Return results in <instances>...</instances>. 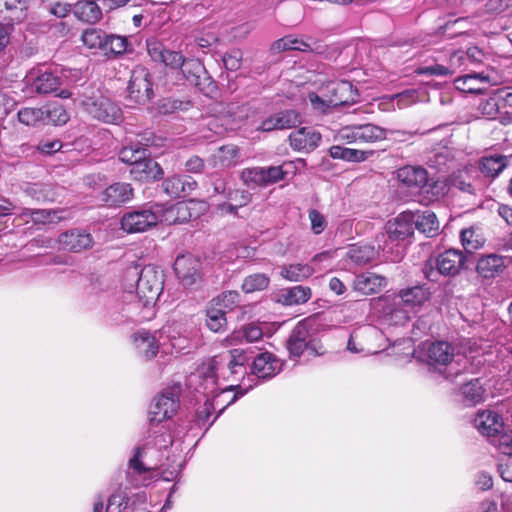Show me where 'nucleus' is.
Instances as JSON below:
<instances>
[{
    "label": "nucleus",
    "instance_id": "30",
    "mask_svg": "<svg viewBox=\"0 0 512 512\" xmlns=\"http://www.w3.org/2000/svg\"><path fill=\"white\" fill-rule=\"evenodd\" d=\"M28 83L30 84L31 91L37 94L55 92L60 85L59 78L51 72H43L36 77L31 75L28 79Z\"/></svg>",
    "mask_w": 512,
    "mask_h": 512
},
{
    "label": "nucleus",
    "instance_id": "24",
    "mask_svg": "<svg viewBox=\"0 0 512 512\" xmlns=\"http://www.w3.org/2000/svg\"><path fill=\"white\" fill-rule=\"evenodd\" d=\"M133 197V189L128 183H114L102 193V201L109 207L120 206L130 201Z\"/></svg>",
    "mask_w": 512,
    "mask_h": 512
},
{
    "label": "nucleus",
    "instance_id": "20",
    "mask_svg": "<svg viewBox=\"0 0 512 512\" xmlns=\"http://www.w3.org/2000/svg\"><path fill=\"white\" fill-rule=\"evenodd\" d=\"M280 369L281 365L279 361L269 352L258 354L252 363V373L261 379L274 377Z\"/></svg>",
    "mask_w": 512,
    "mask_h": 512
},
{
    "label": "nucleus",
    "instance_id": "44",
    "mask_svg": "<svg viewBox=\"0 0 512 512\" xmlns=\"http://www.w3.org/2000/svg\"><path fill=\"white\" fill-rule=\"evenodd\" d=\"M42 112L44 114L43 123L46 124L62 125L65 124L69 119L68 113L59 103H52L42 107Z\"/></svg>",
    "mask_w": 512,
    "mask_h": 512
},
{
    "label": "nucleus",
    "instance_id": "22",
    "mask_svg": "<svg viewBox=\"0 0 512 512\" xmlns=\"http://www.w3.org/2000/svg\"><path fill=\"white\" fill-rule=\"evenodd\" d=\"M386 284L387 280L384 276L372 272H364L355 277L353 288L363 295H371L380 292Z\"/></svg>",
    "mask_w": 512,
    "mask_h": 512
},
{
    "label": "nucleus",
    "instance_id": "55",
    "mask_svg": "<svg viewBox=\"0 0 512 512\" xmlns=\"http://www.w3.org/2000/svg\"><path fill=\"white\" fill-rule=\"evenodd\" d=\"M308 218L311 224V230L315 235L321 234L327 227L326 217L317 209H310Z\"/></svg>",
    "mask_w": 512,
    "mask_h": 512
},
{
    "label": "nucleus",
    "instance_id": "9",
    "mask_svg": "<svg viewBox=\"0 0 512 512\" xmlns=\"http://www.w3.org/2000/svg\"><path fill=\"white\" fill-rule=\"evenodd\" d=\"M336 138L347 143H374L386 138V130L371 123L351 125L342 127Z\"/></svg>",
    "mask_w": 512,
    "mask_h": 512
},
{
    "label": "nucleus",
    "instance_id": "5",
    "mask_svg": "<svg viewBox=\"0 0 512 512\" xmlns=\"http://www.w3.org/2000/svg\"><path fill=\"white\" fill-rule=\"evenodd\" d=\"M287 349L292 357H300L305 352L308 355L324 354L321 342L310 333V324L302 320L296 324L287 340Z\"/></svg>",
    "mask_w": 512,
    "mask_h": 512
},
{
    "label": "nucleus",
    "instance_id": "16",
    "mask_svg": "<svg viewBox=\"0 0 512 512\" xmlns=\"http://www.w3.org/2000/svg\"><path fill=\"white\" fill-rule=\"evenodd\" d=\"M414 212L400 213L396 218L386 224V233L391 240H403L414 232Z\"/></svg>",
    "mask_w": 512,
    "mask_h": 512
},
{
    "label": "nucleus",
    "instance_id": "23",
    "mask_svg": "<svg viewBox=\"0 0 512 512\" xmlns=\"http://www.w3.org/2000/svg\"><path fill=\"white\" fill-rule=\"evenodd\" d=\"M398 181L407 188L420 190L427 180V170L421 166L406 165L396 172Z\"/></svg>",
    "mask_w": 512,
    "mask_h": 512
},
{
    "label": "nucleus",
    "instance_id": "43",
    "mask_svg": "<svg viewBox=\"0 0 512 512\" xmlns=\"http://www.w3.org/2000/svg\"><path fill=\"white\" fill-rule=\"evenodd\" d=\"M24 192L31 199L38 202L53 201L56 193L50 184L46 183H30L27 184Z\"/></svg>",
    "mask_w": 512,
    "mask_h": 512
},
{
    "label": "nucleus",
    "instance_id": "14",
    "mask_svg": "<svg viewBox=\"0 0 512 512\" xmlns=\"http://www.w3.org/2000/svg\"><path fill=\"white\" fill-rule=\"evenodd\" d=\"M200 263L190 254L179 255L174 262V270L184 286H191L199 277Z\"/></svg>",
    "mask_w": 512,
    "mask_h": 512
},
{
    "label": "nucleus",
    "instance_id": "1",
    "mask_svg": "<svg viewBox=\"0 0 512 512\" xmlns=\"http://www.w3.org/2000/svg\"><path fill=\"white\" fill-rule=\"evenodd\" d=\"M468 346L465 348V353H454V348L445 341H437L429 344L426 356L428 365L437 373L443 375L448 380H453L464 372L473 373L474 369L470 359H475L473 353H476L478 347L472 341L466 342Z\"/></svg>",
    "mask_w": 512,
    "mask_h": 512
},
{
    "label": "nucleus",
    "instance_id": "49",
    "mask_svg": "<svg viewBox=\"0 0 512 512\" xmlns=\"http://www.w3.org/2000/svg\"><path fill=\"white\" fill-rule=\"evenodd\" d=\"M278 130L290 129L301 123V117L295 110H285L274 114Z\"/></svg>",
    "mask_w": 512,
    "mask_h": 512
},
{
    "label": "nucleus",
    "instance_id": "37",
    "mask_svg": "<svg viewBox=\"0 0 512 512\" xmlns=\"http://www.w3.org/2000/svg\"><path fill=\"white\" fill-rule=\"evenodd\" d=\"M74 14L81 21L88 23H95L102 16L101 8L93 0H83L75 3Z\"/></svg>",
    "mask_w": 512,
    "mask_h": 512
},
{
    "label": "nucleus",
    "instance_id": "52",
    "mask_svg": "<svg viewBox=\"0 0 512 512\" xmlns=\"http://www.w3.org/2000/svg\"><path fill=\"white\" fill-rule=\"evenodd\" d=\"M42 108H23L21 109L17 116L20 123L26 126H35L38 123L44 121Z\"/></svg>",
    "mask_w": 512,
    "mask_h": 512
},
{
    "label": "nucleus",
    "instance_id": "15",
    "mask_svg": "<svg viewBox=\"0 0 512 512\" xmlns=\"http://www.w3.org/2000/svg\"><path fill=\"white\" fill-rule=\"evenodd\" d=\"M466 261L465 255L458 249H447L435 260L438 272L445 276H454L460 272Z\"/></svg>",
    "mask_w": 512,
    "mask_h": 512
},
{
    "label": "nucleus",
    "instance_id": "7",
    "mask_svg": "<svg viewBox=\"0 0 512 512\" xmlns=\"http://www.w3.org/2000/svg\"><path fill=\"white\" fill-rule=\"evenodd\" d=\"M183 77L197 87L204 95L213 97L217 94L216 82L208 74L204 65L197 59H184L180 66Z\"/></svg>",
    "mask_w": 512,
    "mask_h": 512
},
{
    "label": "nucleus",
    "instance_id": "26",
    "mask_svg": "<svg viewBox=\"0 0 512 512\" xmlns=\"http://www.w3.org/2000/svg\"><path fill=\"white\" fill-rule=\"evenodd\" d=\"M133 344L138 353L145 359L150 360L159 351V343L155 335L147 330H139L132 336Z\"/></svg>",
    "mask_w": 512,
    "mask_h": 512
},
{
    "label": "nucleus",
    "instance_id": "3",
    "mask_svg": "<svg viewBox=\"0 0 512 512\" xmlns=\"http://www.w3.org/2000/svg\"><path fill=\"white\" fill-rule=\"evenodd\" d=\"M81 40L85 47L108 60L117 59L125 53L133 51L132 44L126 36L107 33L98 28L84 30Z\"/></svg>",
    "mask_w": 512,
    "mask_h": 512
},
{
    "label": "nucleus",
    "instance_id": "56",
    "mask_svg": "<svg viewBox=\"0 0 512 512\" xmlns=\"http://www.w3.org/2000/svg\"><path fill=\"white\" fill-rule=\"evenodd\" d=\"M226 199L236 205L237 208L244 207L251 201V194L248 191L240 189H229Z\"/></svg>",
    "mask_w": 512,
    "mask_h": 512
},
{
    "label": "nucleus",
    "instance_id": "4",
    "mask_svg": "<svg viewBox=\"0 0 512 512\" xmlns=\"http://www.w3.org/2000/svg\"><path fill=\"white\" fill-rule=\"evenodd\" d=\"M81 105L93 118L105 123L117 124L122 121L121 108L111 99L102 95L99 90L84 93Z\"/></svg>",
    "mask_w": 512,
    "mask_h": 512
},
{
    "label": "nucleus",
    "instance_id": "48",
    "mask_svg": "<svg viewBox=\"0 0 512 512\" xmlns=\"http://www.w3.org/2000/svg\"><path fill=\"white\" fill-rule=\"evenodd\" d=\"M265 177L264 168L261 167L246 168L241 172L242 181L251 188L266 186L267 181Z\"/></svg>",
    "mask_w": 512,
    "mask_h": 512
},
{
    "label": "nucleus",
    "instance_id": "62",
    "mask_svg": "<svg viewBox=\"0 0 512 512\" xmlns=\"http://www.w3.org/2000/svg\"><path fill=\"white\" fill-rule=\"evenodd\" d=\"M62 147V143L58 139H47L42 140L37 145V150L43 154H52L59 151Z\"/></svg>",
    "mask_w": 512,
    "mask_h": 512
},
{
    "label": "nucleus",
    "instance_id": "32",
    "mask_svg": "<svg viewBox=\"0 0 512 512\" xmlns=\"http://www.w3.org/2000/svg\"><path fill=\"white\" fill-rule=\"evenodd\" d=\"M315 273V269L309 264L292 263L281 266L280 276L290 282H302Z\"/></svg>",
    "mask_w": 512,
    "mask_h": 512
},
{
    "label": "nucleus",
    "instance_id": "10",
    "mask_svg": "<svg viewBox=\"0 0 512 512\" xmlns=\"http://www.w3.org/2000/svg\"><path fill=\"white\" fill-rule=\"evenodd\" d=\"M158 221L154 211L142 209L126 213L121 219V226L127 233H140L155 226Z\"/></svg>",
    "mask_w": 512,
    "mask_h": 512
},
{
    "label": "nucleus",
    "instance_id": "58",
    "mask_svg": "<svg viewBox=\"0 0 512 512\" xmlns=\"http://www.w3.org/2000/svg\"><path fill=\"white\" fill-rule=\"evenodd\" d=\"M416 73L418 75L452 76L454 71L444 65L433 64L417 68Z\"/></svg>",
    "mask_w": 512,
    "mask_h": 512
},
{
    "label": "nucleus",
    "instance_id": "28",
    "mask_svg": "<svg viewBox=\"0 0 512 512\" xmlns=\"http://www.w3.org/2000/svg\"><path fill=\"white\" fill-rule=\"evenodd\" d=\"M396 297L405 307L413 308L424 304L430 298V291L424 285H416L400 290Z\"/></svg>",
    "mask_w": 512,
    "mask_h": 512
},
{
    "label": "nucleus",
    "instance_id": "29",
    "mask_svg": "<svg viewBox=\"0 0 512 512\" xmlns=\"http://www.w3.org/2000/svg\"><path fill=\"white\" fill-rule=\"evenodd\" d=\"M419 191L422 198L421 202L429 204L444 197L448 193L449 188L445 180L429 179L427 177L425 184L421 186Z\"/></svg>",
    "mask_w": 512,
    "mask_h": 512
},
{
    "label": "nucleus",
    "instance_id": "25",
    "mask_svg": "<svg viewBox=\"0 0 512 512\" xmlns=\"http://www.w3.org/2000/svg\"><path fill=\"white\" fill-rule=\"evenodd\" d=\"M196 203L190 202H178L169 207L165 212V221L170 224H182L189 222L193 218L198 217V213L195 211Z\"/></svg>",
    "mask_w": 512,
    "mask_h": 512
},
{
    "label": "nucleus",
    "instance_id": "18",
    "mask_svg": "<svg viewBox=\"0 0 512 512\" xmlns=\"http://www.w3.org/2000/svg\"><path fill=\"white\" fill-rule=\"evenodd\" d=\"M474 425L482 435L488 438H492L504 429L502 418L491 410L479 412L474 419Z\"/></svg>",
    "mask_w": 512,
    "mask_h": 512
},
{
    "label": "nucleus",
    "instance_id": "45",
    "mask_svg": "<svg viewBox=\"0 0 512 512\" xmlns=\"http://www.w3.org/2000/svg\"><path fill=\"white\" fill-rule=\"evenodd\" d=\"M348 255L355 264L365 265L376 257L377 252L370 245H354L350 248Z\"/></svg>",
    "mask_w": 512,
    "mask_h": 512
},
{
    "label": "nucleus",
    "instance_id": "11",
    "mask_svg": "<svg viewBox=\"0 0 512 512\" xmlns=\"http://www.w3.org/2000/svg\"><path fill=\"white\" fill-rule=\"evenodd\" d=\"M328 93L327 106H342L354 103L357 100V90L348 81L331 82L325 87Z\"/></svg>",
    "mask_w": 512,
    "mask_h": 512
},
{
    "label": "nucleus",
    "instance_id": "60",
    "mask_svg": "<svg viewBox=\"0 0 512 512\" xmlns=\"http://www.w3.org/2000/svg\"><path fill=\"white\" fill-rule=\"evenodd\" d=\"M163 60H160V63L165 64L166 66H169L173 69L180 68L181 64H183L184 57L180 52L177 51H171L166 49Z\"/></svg>",
    "mask_w": 512,
    "mask_h": 512
},
{
    "label": "nucleus",
    "instance_id": "12",
    "mask_svg": "<svg viewBox=\"0 0 512 512\" xmlns=\"http://www.w3.org/2000/svg\"><path fill=\"white\" fill-rule=\"evenodd\" d=\"M61 249L73 253H80L93 246V238L90 233L82 229H71L61 233L58 237Z\"/></svg>",
    "mask_w": 512,
    "mask_h": 512
},
{
    "label": "nucleus",
    "instance_id": "41",
    "mask_svg": "<svg viewBox=\"0 0 512 512\" xmlns=\"http://www.w3.org/2000/svg\"><path fill=\"white\" fill-rule=\"evenodd\" d=\"M206 326L212 332H223L227 326L226 313L211 302L206 310Z\"/></svg>",
    "mask_w": 512,
    "mask_h": 512
},
{
    "label": "nucleus",
    "instance_id": "39",
    "mask_svg": "<svg viewBox=\"0 0 512 512\" xmlns=\"http://www.w3.org/2000/svg\"><path fill=\"white\" fill-rule=\"evenodd\" d=\"M378 335V330L373 326H364L362 328H358L350 335V338L347 343V349L352 353L369 351L362 340L365 337H373Z\"/></svg>",
    "mask_w": 512,
    "mask_h": 512
},
{
    "label": "nucleus",
    "instance_id": "61",
    "mask_svg": "<svg viewBox=\"0 0 512 512\" xmlns=\"http://www.w3.org/2000/svg\"><path fill=\"white\" fill-rule=\"evenodd\" d=\"M498 470L504 481L512 482V455L503 456L500 459Z\"/></svg>",
    "mask_w": 512,
    "mask_h": 512
},
{
    "label": "nucleus",
    "instance_id": "63",
    "mask_svg": "<svg viewBox=\"0 0 512 512\" xmlns=\"http://www.w3.org/2000/svg\"><path fill=\"white\" fill-rule=\"evenodd\" d=\"M223 64L227 70L236 71L241 67V53L233 51L223 56Z\"/></svg>",
    "mask_w": 512,
    "mask_h": 512
},
{
    "label": "nucleus",
    "instance_id": "17",
    "mask_svg": "<svg viewBox=\"0 0 512 512\" xmlns=\"http://www.w3.org/2000/svg\"><path fill=\"white\" fill-rule=\"evenodd\" d=\"M381 315L389 325H404L410 319L408 307L396 296L383 300Z\"/></svg>",
    "mask_w": 512,
    "mask_h": 512
},
{
    "label": "nucleus",
    "instance_id": "50",
    "mask_svg": "<svg viewBox=\"0 0 512 512\" xmlns=\"http://www.w3.org/2000/svg\"><path fill=\"white\" fill-rule=\"evenodd\" d=\"M238 156V147L230 144L220 147L215 157L221 167H230L236 164Z\"/></svg>",
    "mask_w": 512,
    "mask_h": 512
},
{
    "label": "nucleus",
    "instance_id": "38",
    "mask_svg": "<svg viewBox=\"0 0 512 512\" xmlns=\"http://www.w3.org/2000/svg\"><path fill=\"white\" fill-rule=\"evenodd\" d=\"M145 143H141L142 146L139 145H129L124 146L119 152V159L131 165L133 167L139 160L143 159L145 153L147 152L146 148L143 146H152L157 145L154 139L146 138Z\"/></svg>",
    "mask_w": 512,
    "mask_h": 512
},
{
    "label": "nucleus",
    "instance_id": "31",
    "mask_svg": "<svg viewBox=\"0 0 512 512\" xmlns=\"http://www.w3.org/2000/svg\"><path fill=\"white\" fill-rule=\"evenodd\" d=\"M413 226L419 232L428 237L437 235L439 231V221L434 212L426 210L423 212L414 213Z\"/></svg>",
    "mask_w": 512,
    "mask_h": 512
},
{
    "label": "nucleus",
    "instance_id": "51",
    "mask_svg": "<svg viewBox=\"0 0 512 512\" xmlns=\"http://www.w3.org/2000/svg\"><path fill=\"white\" fill-rule=\"evenodd\" d=\"M475 81L488 82L489 77L484 75L483 73L467 74L455 80L456 88L463 92L481 93L482 91L480 88H477L474 85H466L467 82Z\"/></svg>",
    "mask_w": 512,
    "mask_h": 512
},
{
    "label": "nucleus",
    "instance_id": "59",
    "mask_svg": "<svg viewBox=\"0 0 512 512\" xmlns=\"http://www.w3.org/2000/svg\"><path fill=\"white\" fill-rule=\"evenodd\" d=\"M147 51L151 59L155 62L163 60V55L166 51L164 45L156 39L147 40Z\"/></svg>",
    "mask_w": 512,
    "mask_h": 512
},
{
    "label": "nucleus",
    "instance_id": "27",
    "mask_svg": "<svg viewBox=\"0 0 512 512\" xmlns=\"http://www.w3.org/2000/svg\"><path fill=\"white\" fill-rule=\"evenodd\" d=\"M504 268V258L497 254L482 255L476 265L477 273L485 279L495 278Z\"/></svg>",
    "mask_w": 512,
    "mask_h": 512
},
{
    "label": "nucleus",
    "instance_id": "34",
    "mask_svg": "<svg viewBox=\"0 0 512 512\" xmlns=\"http://www.w3.org/2000/svg\"><path fill=\"white\" fill-rule=\"evenodd\" d=\"M62 212V210L52 209H25L21 217L26 223L29 221H32L34 224L56 223L63 219V217L59 215V213Z\"/></svg>",
    "mask_w": 512,
    "mask_h": 512
},
{
    "label": "nucleus",
    "instance_id": "42",
    "mask_svg": "<svg viewBox=\"0 0 512 512\" xmlns=\"http://www.w3.org/2000/svg\"><path fill=\"white\" fill-rule=\"evenodd\" d=\"M460 240L464 250L469 254H472L474 251L480 249L485 242L482 234L474 227L461 230Z\"/></svg>",
    "mask_w": 512,
    "mask_h": 512
},
{
    "label": "nucleus",
    "instance_id": "33",
    "mask_svg": "<svg viewBox=\"0 0 512 512\" xmlns=\"http://www.w3.org/2000/svg\"><path fill=\"white\" fill-rule=\"evenodd\" d=\"M484 392L479 379H474L461 386L459 395L464 405L475 406L484 400Z\"/></svg>",
    "mask_w": 512,
    "mask_h": 512
},
{
    "label": "nucleus",
    "instance_id": "8",
    "mask_svg": "<svg viewBox=\"0 0 512 512\" xmlns=\"http://www.w3.org/2000/svg\"><path fill=\"white\" fill-rule=\"evenodd\" d=\"M179 396V387H172L155 397L149 409L150 422L160 423L172 418L179 409Z\"/></svg>",
    "mask_w": 512,
    "mask_h": 512
},
{
    "label": "nucleus",
    "instance_id": "53",
    "mask_svg": "<svg viewBox=\"0 0 512 512\" xmlns=\"http://www.w3.org/2000/svg\"><path fill=\"white\" fill-rule=\"evenodd\" d=\"M248 361V357L244 351L239 349H233L230 351V360L228 362V368L231 374H243L245 373V363Z\"/></svg>",
    "mask_w": 512,
    "mask_h": 512
},
{
    "label": "nucleus",
    "instance_id": "64",
    "mask_svg": "<svg viewBox=\"0 0 512 512\" xmlns=\"http://www.w3.org/2000/svg\"><path fill=\"white\" fill-rule=\"evenodd\" d=\"M243 335L248 342H255L262 338V329L254 324H249L243 327Z\"/></svg>",
    "mask_w": 512,
    "mask_h": 512
},
{
    "label": "nucleus",
    "instance_id": "57",
    "mask_svg": "<svg viewBox=\"0 0 512 512\" xmlns=\"http://www.w3.org/2000/svg\"><path fill=\"white\" fill-rule=\"evenodd\" d=\"M196 376L203 377L205 391L213 388L216 384V369L214 363L210 362L207 365H203Z\"/></svg>",
    "mask_w": 512,
    "mask_h": 512
},
{
    "label": "nucleus",
    "instance_id": "46",
    "mask_svg": "<svg viewBox=\"0 0 512 512\" xmlns=\"http://www.w3.org/2000/svg\"><path fill=\"white\" fill-rule=\"evenodd\" d=\"M270 283V278L264 273H256L247 276L242 283V290L245 293H253L265 290Z\"/></svg>",
    "mask_w": 512,
    "mask_h": 512
},
{
    "label": "nucleus",
    "instance_id": "35",
    "mask_svg": "<svg viewBox=\"0 0 512 512\" xmlns=\"http://www.w3.org/2000/svg\"><path fill=\"white\" fill-rule=\"evenodd\" d=\"M311 296L309 287L298 285L284 289L280 294L279 302L286 306L300 305L308 302Z\"/></svg>",
    "mask_w": 512,
    "mask_h": 512
},
{
    "label": "nucleus",
    "instance_id": "36",
    "mask_svg": "<svg viewBox=\"0 0 512 512\" xmlns=\"http://www.w3.org/2000/svg\"><path fill=\"white\" fill-rule=\"evenodd\" d=\"M508 158L503 155H489L481 158L480 171L487 177H497L507 166Z\"/></svg>",
    "mask_w": 512,
    "mask_h": 512
},
{
    "label": "nucleus",
    "instance_id": "54",
    "mask_svg": "<svg viewBox=\"0 0 512 512\" xmlns=\"http://www.w3.org/2000/svg\"><path fill=\"white\" fill-rule=\"evenodd\" d=\"M491 443L496 446L503 456L512 455V431H501L491 438Z\"/></svg>",
    "mask_w": 512,
    "mask_h": 512
},
{
    "label": "nucleus",
    "instance_id": "21",
    "mask_svg": "<svg viewBox=\"0 0 512 512\" xmlns=\"http://www.w3.org/2000/svg\"><path fill=\"white\" fill-rule=\"evenodd\" d=\"M196 186V181L189 176H172L162 183L164 192L173 198L186 197Z\"/></svg>",
    "mask_w": 512,
    "mask_h": 512
},
{
    "label": "nucleus",
    "instance_id": "19",
    "mask_svg": "<svg viewBox=\"0 0 512 512\" xmlns=\"http://www.w3.org/2000/svg\"><path fill=\"white\" fill-rule=\"evenodd\" d=\"M133 177L140 181L157 180L163 176L161 166L150 157V154L145 153L143 159L139 160L130 169Z\"/></svg>",
    "mask_w": 512,
    "mask_h": 512
},
{
    "label": "nucleus",
    "instance_id": "2",
    "mask_svg": "<svg viewBox=\"0 0 512 512\" xmlns=\"http://www.w3.org/2000/svg\"><path fill=\"white\" fill-rule=\"evenodd\" d=\"M125 278L132 281L130 288L134 287L135 281L137 283L138 302L133 304L132 308L137 309L141 305L140 320L151 319L154 315L153 308L163 291V270L154 265H147L141 270L137 266H133L126 270Z\"/></svg>",
    "mask_w": 512,
    "mask_h": 512
},
{
    "label": "nucleus",
    "instance_id": "6",
    "mask_svg": "<svg viewBox=\"0 0 512 512\" xmlns=\"http://www.w3.org/2000/svg\"><path fill=\"white\" fill-rule=\"evenodd\" d=\"M127 99L133 104L145 105L153 97V84L148 69L142 65L134 67L127 87Z\"/></svg>",
    "mask_w": 512,
    "mask_h": 512
},
{
    "label": "nucleus",
    "instance_id": "47",
    "mask_svg": "<svg viewBox=\"0 0 512 512\" xmlns=\"http://www.w3.org/2000/svg\"><path fill=\"white\" fill-rule=\"evenodd\" d=\"M240 302V294L237 291H225L211 300L216 307H220L226 314L232 311Z\"/></svg>",
    "mask_w": 512,
    "mask_h": 512
},
{
    "label": "nucleus",
    "instance_id": "40",
    "mask_svg": "<svg viewBox=\"0 0 512 512\" xmlns=\"http://www.w3.org/2000/svg\"><path fill=\"white\" fill-rule=\"evenodd\" d=\"M287 50H297L302 52L312 51L309 43L302 39L295 38L291 35L285 36L273 42L271 45V51L273 53H279Z\"/></svg>",
    "mask_w": 512,
    "mask_h": 512
},
{
    "label": "nucleus",
    "instance_id": "13",
    "mask_svg": "<svg viewBox=\"0 0 512 512\" xmlns=\"http://www.w3.org/2000/svg\"><path fill=\"white\" fill-rule=\"evenodd\" d=\"M321 134L312 127H302L289 135L293 150L309 153L319 146Z\"/></svg>",
    "mask_w": 512,
    "mask_h": 512
}]
</instances>
